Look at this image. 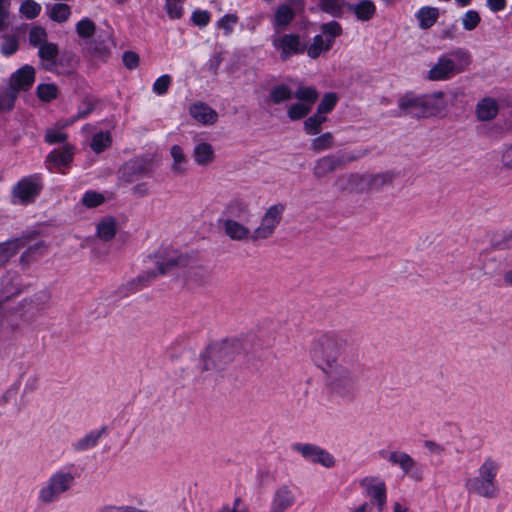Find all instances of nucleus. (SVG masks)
<instances>
[{"label":"nucleus","instance_id":"f257e3e1","mask_svg":"<svg viewBox=\"0 0 512 512\" xmlns=\"http://www.w3.org/2000/svg\"><path fill=\"white\" fill-rule=\"evenodd\" d=\"M347 341L336 334H324L310 346L309 355L324 375V386L329 395L340 399H352L358 389V377L354 370L340 360Z\"/></svg>","mask_w":512,"mask_h":512},{"label":"nucleus","instance_id":"f03ea898","mask_svg":"<svg viewBox=\"0 0 512 512\" xmlns=\"http://www.w3.org/2000/svg\"><path fill=\"white\" fill-rule=\"evenodd\" d=\"M500 470V462L492 457H487L479 466L477 476L465 481V489L469 494L485 499L496 498L499 494L497 476Z\"/></svg>","mask_w":512,"mask_h":512},{"label":"nucleus","instance_id":"7ed1b4c3","mask_svg":"<svg viewBox=\"0 0 512 512\" xmlns=\"http://www.w3.org/2000/svg\"><path fill=\"white\" fill-rule=\"evenodd\" d=\"M471 64V54L462 48L441 55L426 73L429 81H446L465 72Z\"/></svg>","mask_w":512,"mask_h":512},{"label":"nucleus","instance_id":"20e7f679","mask_svg":"<svg viewBox=\"0 0 512 512\" xmlns=\"http://www.w3.org/2000/svg\"><path fill=\"white\" fill-rule=\"evenodd\" d=\"M149 261L155 267L149 268L138 276V281L141 284H146L158 275L166 274L178 267L184 266L187 259L170 247H161L149 256Z\"/></svg>","mask_w":512,"mask_h":512},{"label":"nucleus","instance_id":"39448f33","mask_svg":"<svg viewBox=\"0 0 512 512\" xmlns=\"http://www.w3.org/2000/svg\"><path fill=\"white\" fill-rule=\"evenodd\" d=\"M236 343L232 341L216 342L208 346L202 356V370H222L236 356Z\"/></svg>","mask_w":512,"mask_h":512},{"label":"nucleus","instance_id":"423d86ee","mask_svg":"<svg viewBox=\"0 0 512 512\" xmlns=\"http://www.w3.org/2000/svg\"><path fill=\"white\" fill-rule=\"evenodd\" d=\"M360 156L347 151L328 154L315 160L312 167L313 178L317 181L327 180L336 170L356 161Z\"/></svg>","mask_w":512,"mask_h":512},{"label":"nucleus","instance_id":"0eeeda50","mask_svg":"<svg viewBox=\"0 0 512 512\" xmlns=\"http://www.w3.org/2000/svg\"><path fill=\"white\" fill-rule=\"evenodd\" d=\"M74 482L70 472L58 471L53 473L38 493V500L42 504H51L57 501L61 494L67 492Z\"/></svg>","mask_w":512,"mask_h":512},{"label":"nucleus","instance_id":"6e6552de","mask_svg":"<svg viewBox=\"0 0 512 512\" xmlns=\"http://www.w3.org/2000/svg\"><path fill=\"white\" fill-rule=\"evenodd\" d=\"M286 205L276 203L269 206L261 216L258 226L254 229V241L271 238L283 219Z\"/></svg>","mask_w":512,"mask_h":512},{"label":"nucleus","instance_id":"1a4fd4ad","mask_svg":"<svg viewBox=\"0 0 512 512\" xmlns=\"http://www.w3.org/2000/svg\"><path fill=\"white\" fill-rule=\"evenodd\" d=\"M294 97L297 102L291 104L287 110L288 117L293 121L302 119L310 113L318 99V92L313 87H299Z\"/></svg>","mask_w":512,"mask_h":512},{"label":"nucleus","instance_id":"9d476101","mask_svg":"<svg viewBox=\"0 0 512 512\" xmlns=\"http://www.w3.org/2000/svg\"><path fill=\"white\" fill-rule=\"evenodd\" d=\"M16 379L12 387L3 395L5 401L8 400V395L12 392H20L22 395H27L35 391L38 387V377L32 372L29 367L24 364H18L15 366Z\"/></svg>","mask_w":512,"mask_h":512},{"label":"nucleus","instance_id":"9b49d317","mask_svg":"<svg viewBox=\"0 0 512 512\" xmlns=\"http://www.w3.org/2000/svg\"><path fill=\"white\" fill-rule=\"evenodd\" d=\"M190 169V160L185 148L173 144L168 150V170L173 178L185 177Z\"/></svg>","mask_w":512,"mask_h":512},{"label":"nucleus","instance_id":"f8f14e48","mask_svg":"<svg viewBox=\"0 0 512 512\" xmlns=\"http://www.w3.org/2000/svg\"><path fill=\"white\" fill-rule=\"evenodd\" d=\"M294 450L300 453L303 458L324 468H333L336 464L334 456L327 450L313 444H296Z\"/></svg>","mask_w":512,"mask_h":512},{"label":"nucleus","instance_id":"ddd939ff","mask_svg":"<svg viewBox=\"0 0 512 512\" xmlns=\"http://www.w3.org/2000/svg\"><path fill=\"white\" fill-rule=\"evenodd\" d=\"M41 189L42 183L38 177L23 178L13 188L14 201L21 204L33 202Z\"/></svg>","mask_w":512,"mask_h":512},{"label":"nucleus","instance_id":"4468645a","mask_svg":"<svg viewBox=\"0 0 512 512\" xmlns=\"http://www.w3.org/2000/svg\"><path fill=\"white\" fill-rule=\"evenodd\" d=\"M424 118L445 117L448 102L443 91H435L423 95Z\"/></svg>","mask_w":512,"mask_h":512},{"label":"nucleus","instance_id":"2eb2a0df","mask_svg":"<svg viewBox=\"0 0 512 512\" xmlns=\"http://www.w3.org/2000/svg\"><path fill=\"white\" fill-rule=\"evenodd\" d=\"M35 76V68L31 65H24L11 74L8 86L17 93L28 91L35 82Z\"/></svg>","mask_w":512,"mask_h":512},{"label":"nucleus","instance_id":"dca6fc26","mask_svg":"<svg viewBox=\"0 0 512 512\" xmlns=\"http://www.w3.org/2000/svg\"><path fill=\"white\" fill-rule=\"evenodd\" d=\"M222 228L228 238L233 241H254V230L232 218L220 221Z\"/></svg>","mask_w":512,"mask_h":512},{"label":"nucleus","instance_id":"f3484780","mask_svg":"<svg viewBox=\"0 0 512 512\" xmlns=\"http://www.w3.org/2000/svg\"><path fill=\"white\" fill-rule=\"evenodd\" d=\"M274 46L281 52V59L287 60L292 55L302 53L305 46L296 34H286L274 41Z\"/></svg>","mask_w":512,"mask_h":512},{"label":"nucleus","instance_id":"a211bd4d","mask_svg":"<svg viewBox=\"0 0 512 512\" xmlns=\"http://www.w3.org/2000/svg\"><path fill=\"white\" fill-rule=\"evenodd\" d=\"M151 173L149 162L144 159H135L125 163L120 170V178L131 183L135 179L147 176Z\"/></svg>","mask_w":512,"mask_h":512},{"label":"nucleus","instance_id":"6ab92c4d","mask_svg":"<svg viewBox=\"0 0 512 512\" xmlns=\"http://www.w3.org/2000/svg\"><path fill=\"white\" fill-rule=\"evenodd\" d=\"M398 108L405 115L424 118L423 95L412 92L404 94L399 98Z\"/></svg>","mask_w":512,"mask_h":512},{"label":"nucleus","instance_id":"aec40b11","mask_svg":"<svg viewBox=\"0 0 512 512\" xmlns=\"http://www.w3.org/2000/svg\"><path fill=\"white\" fill-rule=\"evenodd\" d=\"M30 242V237H18L0 243V270Z\"/></svg>","mask_w":512,"mask_h":512},{"label":"nucleus","instance_id":"412c9836","mask_svg":"<svg viewBox=\"0 0 512 512\" xmlns=\"http://www.w3.org/2000/svg\"><path fill=\"white\" fill-rule=\"evenodd\" d=\"M191 118L203 126H212L218 121V113L204 102H195L188 109Z\"/></svg>","mask_w":512,"mask_h":512},{"label":"nucleus","instance_id":"4be33fe9","mask_svg":"<svg viewBox=\"0 0 512 512\" xmlns=\"http://www.w3.org/2000/svg\"><path fill=\"white\" fill-rule=\"evenodd\" d=\"M192 156L194 163L202 168L209 167L216 159L214 146L204 140L196 141L192 150Z\"/></svg>","mask_w":512,"mask_h":512},{"label":"nucleus","instance_id":"5701e85b","mask_svg":"<svg viewBox=\"0 0 512 512\" xmlns=\"http://www.w3.org/2000/svg\"><path fill=\"white\" fill-rule=\"evenodd\" d=\"M394 178L395 174L390 171L372 175L352 174L348 176L349 181L352 183L364 182L373 189H380L390 185Z\"/></svg>","mask_w":512,"mask_h":512},{"label":"nucleus","instance_id":"b1692460","mask_svg":"<svg viewBox=\"0 0 512 512\" xmlns=\"http://www.w3.org/2000/svg\"><path fill=\"white\" fill-rule=\"evenodd\" d=\"M367 494L377 501L382 510L386 502V485L384 481L375 477H366L360 482Z\"/></svg>","mask_w":512,"mask_h":512},{"label":"nucleus","instance_id":"393cba45","mask_svg":"<svg viewBox=\"0 0 512 512\" xmlns=\"http://www.w3.org/2000/svg\"><path fill=\"white\" fill-rule=\"evenodd\" d=\"M295 496L293 489L287 485L276 489L270 506V512H284L294 504Z\"/></svg>","mask_w":512,"mask_h":512},{"label":"nucleus","instance_id":"a878e982","mask_svg":"<svg viewBox=\"0 0 512 512\" xmlns=\"http://www.w3.org/2000/svg\"><path fill=\"white\" fill-rule=\"evenodd\" d=\"M506 264L507 258L504 255H486L481 270L484 275L495 277L503 272Z\"/></svg>","mask_w":512,"mask_h":512},{"label":"nucleus","instance_id":"bb28decb","mask_svg":"<svg viewBox=\"0 0 512 512\" xmlns=\"http://www.w3.org/2000/svg\"><path fill=\"white\" fill-rule=\"evenodd\" d=\"M498 103L493 98H484L476 106V115L480 121H490L498 114Z\"/></svg>","mask_w":512,"mask_h":512},{"label":"nucleus","instance_id":"cd10ccee","mask_svg":"<svg viewBox=\"0 0 512 512\" xmlns=\"http://www.w3.org/2000/svg\"><path fill=\"white\" fill-rule=\"evenodd\" d=\"M348 9L360 21H369L376 13V6L371 0H361L356 4H349Z\"/></svg>","mask_w":512,"mask_h":512},{"label":"nucleus","instance_id":"c85d7f7f","mask_svg":"<svg viewBox=\"0 0 512 512\" xmlns=\"http://www.w3.org/2000/svg\"><path fill=\"white\" fill-rule=\"evenodd\" d=\"M71 7L65 3H55L47 6L48 17L57 23H65L70 19Z\"/></svg>","mask_w":512,"mask_h":512},{"label":"nucleus","instance_id":"c756f323","mask_svg":"<svg viewBox=\"0 0 512 512\" xmlns=\"http://www.w3.org/2000/svg\"><path fill=\"white\" fill-rule=\"evenodd\" d=\"M73 158L72 147L65 145L61 150L52 151L47 158L54 167L68 166Z\"/></svg>","mask_w":512,"mask_h":512},{"label":"nucleus","instance_id":"7c9ffc66","mask_svg":"<svg viewBox=\"0 0 512 512\" xmlns=\"http://www.w3.org/2000/svg\"><path fill=\"white\" fill-rule=\"evenodd\" d=\"M388 460L390 463L398 465L405 474L411 473L416 468L415 460L405 452H391Z\"/></svg>","mask_w":512,"mask_h":512},{"label":"nucleus","instance_id":"2f4dec72","mask_svg":"<svg viewBox=\"0 0 512 512\" xmlns=\"http://www.w3.org/2000/svg\"><path fill=\"white\" fill-rule=\"evenodd\" d=\"M294 11L286 4L280 5L274 15L273 25L275 29L281 30L286 28L294 19Z\"/></svg>","mask_w":512,"mask_h":512},{"label":"nucleus","instance_id":"473e14b6","mask_svg":"<svg viewBox=\"0 0 512 512\" xmlns=\"http://www.w3.org/2000/svg\"><path fill=\"white\" fill-rule=\"evenodd\" d=\"M439 18V10L435 7H423L417 12V19L422 29H429Z\"/></svg>","mask_w":512,"mask_h":512},{"label":"nucleus","instance_id":"72a5a7b5","mask_svg":"<svg viewBox=\"0 0 512 512\" xmlns=\"http://www.w3.org/2000/svg\"><path fill=\"white\" fill-rule=\"evenodd\" d=\"M105 433V428H101L100 430L91 431L86 434L83 438L79 439L75 444L74 448L77 451H85L95 447Z\"/></svg>","mask_w":512,"mask_h":512},{"label":"nucleus","instance_id":"f704fd0d","mask_svg":"<svg viewBox=\"0 0 512 512\" xmlns=\"http://www.w3.org/2000/svg\"><path fill=\"white\" fill-rule=\"evenodd\" d=\"M332 47V39L324 40L321 35H316L312 43L307 47V54L310 58H317L323 52L330 50Z\"/></svg>","mask_w":512,"mask_h":512},{"label":"nucleus","instance_id":"c9c22d12","mask_svg":"<svg viewBox=\"0 0 512 512\" xmlns=\"http://www.w3.org/2000/svg\"><path fill=\"white\" fill-rule=\"evenodd\" d=\"M116 234V222L112 218H104L97 224V236L103 241H109Z\"/></svg>","mask_w":512,"mask_h":512},{"label":"nucleus","instance_id":"e433bc0d","mask_svg":"<svg viewBox=\"0 0 512 512\" xmlns=\"http://www.w3.org/2000/svg\"><path fill=\"white\" fill-rule=\"evenodd\" d=\"M225 211L231 217L240 218L250 214V207L241 199H233L227 204Z\"/></svg>","mask_w":512,"mask_h":512},{"label":"nucleus","instance_id":"4c0bfd02","mask_svg":"<svg viewBox=\"0 0 512 512\" xmlns=\"http://www.w3.org/2000/svg\"><path fill=\"white\" fill-rule=\"evenodd\" d=\"M186 278L192 284H203L208 280L209 272L201 265H192L187 270Z\"/></svg>","mask_w":512,"mask_h":512},{"label":"nucleus","instance_id":"58836bf2","mask_svg":"<svg viewBox=\"0 0 512 512\" xmlns=\"http://www.w3.org/2000/svg\"><path fill=\"white\" fill-rule=\"evenodd\" d=\"M42 10V7L35 0H23L19 7V13L25 19L36 18Z\"/></svg>","mask_w":512,"mask_h":512},{"label":"nucleus","instance_id":"ea45409f","mask_svg":"<svg viewBox=\"0 0 512 512\" xmlns=\"http://www.w3.org/2000/svg\"><path fill=\"white\" fill-rule=\"evenodd\" d=\"M334 146V137L332 133L326 132L316 138H314L311 142V149L316 152H322L325 150H329Z\"/></svg>","mask_w":512,"mask_h":512},{"label":"nucleus","instance_id":"a19ab883","mask_svg":"<svg viewBox=\"0 0 512 512\" xmlns=\"http://www.w3.org/2000/svg\"><path fill=\"white\" fill-rule=\"evenodd\" d=\"M327 118L325 115H321L320 113H315L310 116L304 122V129L309 135H316L321 130V125L326 122Z\"/></svg>","mask_w":512,"mask_h":512},{"label":"nucleus","instance_id":"79ce46f5","mask_svg":"<svg viewBox=\"0 0 512 512\" xmlns=\"http://www.w3.org/2000/svg\"><path fill=\"white\" fill-rule=\"evenodd\" d=\"M111 145V134L109 132H99L95 134L91 141V148L95 153H101Z\"/></svg>","mask_w":512,"mask_h":512},{"label":"nucleus","instance_id":"37998d69","mask_svg":"<svg viewBox=\"0 0 512 512\" xmlns=\"http://www.w3.org/2000/svg\"><path fill=\"white\" fill-rule=\"evenodd\" d=\"M294 96L291 89L285 85L273 87L270 91V99L274 104H280L290 100Z\"/></svg>","mask_w":512,"mask_h":512},{"label":"nucleus","instance_id":"c03bdc74","mask_svg":"<svg viewBox=\"0 0 512 512\" xmlns=\"http://www.w3.org/2000/svg\"><path fill=\"white\" fill-rule=\"evenodd\" d=\"M17 97L18 93L8 86L6 90L0 93V111L7 112L12 110Z\"/></svg>","mask_w":512,"mask_h":512},{"label":"nucleus","instance_id":"a18cd8bd","mask_svg":"<svg viewBox=\"0 0 512 512\" xmlns=\"http://www.w3.org/2000/svg\"><path fill=\"white\" fill-rule=\"evenodd\" d=\"M38 98L44 102H50L57 98L58 88L55 84H40L36 89Z\"/></svg>","mask_w":512,"mask_h":512},{"label":"nucleus","instance_id":"49530a36","mask_svg":"<svg viewBox=\"0 0 512 512\" xmlns=\"http://www.w3.org/2000/svg\"><path fill=\"white\" fill-rule=\"evenodd\" d=\"M76 32L80 38H91L96 32V24L91 19L84 18L76 24Z\"/></svg>","mask_w":512,"mask_h":512},{"label":"nucleus","instance_id":"de8ad7c7","mask_svg":"<svg viewBox=\"0 0 512 512\" xmlns=\"http://www.w3.org/2000/svg\"><path fill=\"white\" fill-rule=\"evenodd\" d=\"M29 43L34 47H40L47 41V32L41 26H34L29 31Z\"/></svg>","mask_w":512,"mask_h":512},{"label":"nucleus","instance_id":"09e8293b","mask_svg":"<svg viewBox=\"0 0 512 512\" xmlns=\"http://www.w3.org/2000/svg\"><path fill=\"white\" fill-rule=\"evenodd\" d=\"M38 49V55L43 61L55 62L59 53L58 46L55 43L48 42L38 47Z\"/></svg>","mask_w":512,"mask_h":512},{"label":"nucleus","instance_id":"8fccbe9b","mask_svg":"<svg viewBox=\"0 0 512 512\" xmlns=\"http://www.w3.org/2000/svg\"><path fill=\"white\" fill-rule=\"evenodd\" d=\"M105 201V196L102 193L96 191H87L84 193L81 203L86 208H95L102 205Z\"/></svg>","mask_w":512,"mask_h":512},{"label":"nucleus","instance_id":"3c124183","mask_svg":"<svg viewBox=\"0 0 512 512\" xmlns=\"http://www.w3.org/2000/svg\"><path fill=\"white\" fill-rule=\"evenodd\" d=\"M343 4V0H319L321 10L332 16H339L341 14Z\"/></svg>","mask_w":512,"mask_h":512},{"label":"nucleus","instance_id":"603ef678","mask_svg":"<svg viewBox=\"0 0 512 512\" xmlns=\"http://www.w3.org/2000/svg\"><path fill=\"white\" fill-rule=\"evenodd\" d=\"M184 0H165V9L170 19H180L183 15Z\"/></svg>","mask_w":512,"mask_h":512},{"label":"nucleus","instance_id":"864d4df0","mask_svg":"<svg viewBox=\"0 0 512 512\" xmlns=\"http://www.w3.org/2000/svg\"><path fill=\"white\" fill-rule=\"evenodd\" d=\"M19 48V41L17 37L12 35H5L1 45V52L5 56L13 55Z\"/></svg>","mask_w":512,"mask_h":512},{"label":"nucleus","instance_id":"5fc2aeb1","mask_svg":"<svg viewBox=\"0 0 512 512\" xmlns=\"http://www.w3.org/2000/svg\"><path fill=\"white\" fill-rule=\"evenodd\" d=\"M321 31L327 36V39H332L333 43L334 39L342 34V27L338 22L331 21L329 23L322 24Z\"/></svg>","mask_w":512,"mask_h":512},{"label":"nucleus","instance_id":"6e6d98bb","mask_svg":"<svg viewBox=\"0 0 512 512\" xmlns=\"http://www.w3.org/2000/svg\"><path fill=\"white\" fill-rule=\"evenodd\" d=\"M480 19V15L477 11H467L462 18V24L464 29L467 31L475 29L480 23Z\"/></svg>","mask_w":512,"mask_h":512},{"label":"nucleus","instance_id":"4d7b16f0","mask_svg":"<svg viewBox=\"0 0 512 512\" xmlns=\"http://www.w3.org/2000/svg\"><path fill=\"white\" fill-rule=\"evenodd\" d=\"M336 102H337L336 94H334V93L325 94L318 106L317 112L320 113L321 115H325L326 113L330 112L334 108Z\"/></svg>","mask_w":512,"mask_h":512},{"label":"nucleus","instance_id":"13d9d810","mask_svg":"<svg viewBox=\"0 0 512 512\" xmlns=\"http://www.w3.org/2000/svg\"><path fill=\"white\" fill-rule=\"evenodd\" d=\"M10 5V0H0V31L9 26Z\"/></svg>","mask_w":512,"mask_h":512},{"label":"nucleus","instance_id":"bf43d9fd","mask_svg":"<svg viewBox=\"0 0 512 512\" xmlns=\"http://www.w3.org/2000/svg\"><path fill=\"white\" fill-rule=\"evenodd\" d=\"M171 84V77L169 75H162L153 84V91L158 95H163L167 92Z\"/></svg>","mask_w":512,"mask_h":512},{"label":"nucleus","instance_id":"052dcab7","mask_svg":"<svg viewBox=\"0 0 512 512\" xmlns=\"http://www.w3.org/2000/svg\"><path fill=\"white\" fill-rule=\"evenodd\" d=\"M238 18L234 14H227L224 17H222L218 23L217 26L220 29H223L226 34H230L233 30V26L237 23Z\"/></svg>","mask_w":512,"mask_h":512},{"label":"nucleus","instance_id":"680f3d73","mask_svg":"<svg viewBox=\"0 0 512 512\" xmlns=\"http://www.w3.org/2000/svg\"><path fill=\"white\" fill-rule=\"evenodd\" d=\"M67 138V135L61 130L50 129L46 132L45 140L49 144H56L64 142Z\"/></svg>","mask_w":512,"mask_h":512},{"label":"nucleus","instance_id":"e2e57ef3","mask_svg":"<svg viewBox=\"0 0 512 512\" xmlns=\"http://www.w3.org/2000/svg\"><path fill=\"white\" fill-rule=\"evenodd\" d=\"M123 62L128 69H134L139 65V56L135 52L127 51L123 54Z\"/></svg>","mask_w":512,"mask_h":512},{"label":"nucleus","instance_id":"0e129e2a","mask_svg":"<svg viewBox=\"0 0 512 512\" xmlns=\"http://www.w3.org/2000/svg\"><path fill=\"white\" fill-rule=\"evenodd\" d=\"M192 20L196 25L206 26L210 21V15L207 11L197 10L193 13Z\"/></svg>","mask_w":512,"mask_h":512},{"label":"nucleus","instance_id":"69168bd1","mask_svg":"<svg viewBox=\"0 0 512 512\" xmlns=\"http://www.w3.org/2000/svg\"><path fill=\"white\" fill-rule=\"evenodd\" d=\"M491 244L495 248H503L508 244V236L506 234H494Z\"/></svg>","mask_w":512,"mask_h":512},{"label":"nucleus","instance_id":"338daca9","mask_svg":"<svg viewBox=\"0 0 512 512\" xmlns=\"http://www.w3.org/2000/svg\"><path fill=\"white\" fill-rule=\"evenodd\" d=\"M502 161L506 168L512 169V144L503 153Z\"/></svg>","mask_w":512,"mask_h":512},{"label":"nucleus","instance_id":"774afa93","mask_svg":"<svg viewBox=\"0 0 512 512\" xmlns=\"http://www.w3.org/2000/svg\"><path fill=\"white\" fill-rule=\"evenodd\" d=\"M240 499H236L232 506H225L221 512H247L246 509L240 508Z\"/></svg>","mask_w":512,"mask_h":512}]
</instances>
